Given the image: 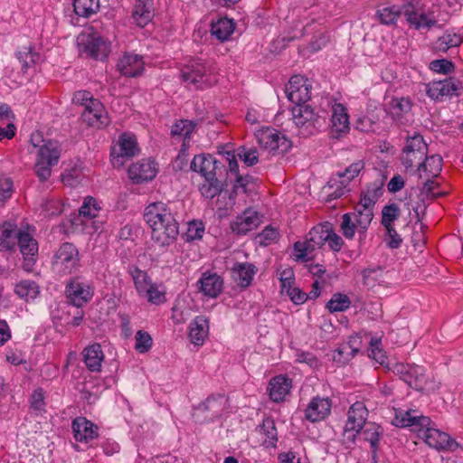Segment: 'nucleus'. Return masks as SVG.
Returning <instances> with one entry per match:
<instances>
[{
  "label": "nucleus",
  "mask_w": 463,
  "mask_h": 463,
  "mask_svg": "<svg viewBox=\"0 0 463 463\" xmlns=\"http://www.w3.org/2000/svg\"><path fill=\"white\" fill-rule=\"evenodd\" d=\"M144 219L151 229V238L159 246L172 244L179 234V224L169 204L163 202L149 203Z\"/></svg>",
  "instance_id": "1"
},
{
  "label": "nucleus",
  "mask_w": 463,
  "mask_h": 463,
  "mask_svg": "<svg viewBox=\"0 0 463 463\" xmlns=\"http://www.w3.org/2000/svg\"><path fill=\"white\" fill-rule=\"evenodd\" d=\"M430 424L431 420L429 417L411 415L410 411H407L401 420L402 427H410L430 448L453 451L458 447L456 440L447 433L430 427Z\"/></svg>",
  "instance_id": "2"
},
{
  "label": "nucleus",
  "mask_w": 463,
  "mask_h": 463,
  "mask_svg": "<svg viewBox=\"0 0 463 463\" xmlns=\"http://www.w3.org/2000/svg\"><path fill=\"white\" fill-rule=\"evenodd\" d=\"M190 168L194 172H199L204 177V184L200 188L201 194L204 197L212 199L221 194L225 185L222 177L226 171L222 162L210 155H198L194 157Z\"/></svg>",
  "instance_id": "3"
},
{
  "label": "nucleus",
  "mask_w": 463,
  "mask_h": 463,
  "mask_svg": "<svg viewBox=\"0 0 463 463\" xmlns=\"http://www.w3.org/2000/svg\"><path fill=\"white\" fill-rule=\"evenodd\" d=\"M31 142L34 147H39L34 172L40 180L44 182L51 176L52 167L59 161L61 153L58 142L54 140H43L40 132L32 134Z\"/></svg>",
  "instance_id": "4"
},
{
  "label": "nucleus",
  "mask_w": 463,
  "mask_h": 463,
  "mask_svg": "<svg viewBox=\"0 0 463 463\" xmlns=\"http://www.w3.org/2000/svg\"><path fill=\"white\" fill-rule=\"evenodd\" d=\"M331 232V223L326 222L313 227L307 235L305 241L294 243V250L297 252V260L307 261V256L317 248H321L328 239Z\"/></svg>",
  "instance_id": "5"
},
{
  "label": "nucleus",
  "mask_w": 463,
  "mask_h": 463,
  "mask_svg": "<svg viewBox=\"0 0 463 463\" xmlns=\"http://www.w3.org/2000/svg\"><path fill=\"white\" fill-rule=\"evenodd\" d=\"M227 402L228 400L222 394H212L194 407L193 417L195 421L213 420L224 411Z\"/></svg>",
  "instance_id": "6"
},
{
  "label": "nucleus",
  "mask_w": 463,
  "mask_h": 463,
  "mask_svg": "<svg viewBox=\"0 0 463 463\" xmlns=\"http://www.w3.org/2000/svg\"><path fill=\"white\" fill-rule=\"evenodd\" d=\"M258 144L265 150L278 154L288 151L291 142L284 135L271 128L260 129L255 134Z\"/></svg>",
  "instance_id": "7"
},
{
  "label": "nucleus",
  "mask_w": 463,
  "mask_h": 463,
  "mask_svg": "<svg viewBox=\"0 0 463 463\" xmlns=\"http://www.w3.org/2000/svg\"><path fill=\"white\" fill-rule=\"evenodd\" d=\"M368 411L362 402H354L348 411L347 421L344 430L346 439L354 442L356 434L366 424Z\"/></svg>",
  "instance_id": "8"
},
{
  "label": "nucleus",
  "mask_w": 463,
  "mask_h": 463,
  "mask_svg": "<svg viewBox=\"0 0 463 463\" xmlns=\"http://www.w3.org/2000/svg\"><path fill=\"white\" fill-rule=\"evenodd\" d=\"M180 76L183 81L194 85L196 89L210 87L216 82V80H212L211 75L207 73L205 66L199 61L186 64L182 69Z\"/></svg>",
  "instance_id": "9"
},
{
  "label": "nucleus",
  "mask_w": 463,
  "mask_h": 463,
  "mask_svg": "<svg viewBox=\"0 0 463 463\" xmlns=\"http://www.w3.org/2000/svg\"><path fill=\"white\" fill-rule=\"evenodd\" d=\"M462 89L461 81L452 77L425 84L426 94L434 100L441 99L443 97L458 96V91Z\"/></svg>",
  "instance_id": "10"
},
{
  "label": "nucleus",
  "mask_w": 463,
  "mask_h": 463,
  "mask_svg": "<svg viewBox=\"0 0 463 463\" xmlns=\"http://www.w3.org/2000/svg\"><path fill=\"white\" fill-rule=\"evenodd\" d=\"M79 262V251L70 242L61 244L54 255V265L61 267L64 274L71 273L78 267Z\"/></svg>",
  "instance_id": "11"
},
{
  "label": "nucleus",
  "mask_w": 463,
  "mask_h": 463,
  "mask_svg": "<svg viewBox=\"0 0 463 463\" xmlns=\"http://www.w3.org/2000/svg\"><path fill=\"white\" fill-rule=\"evenodd\" d=\"M286 95L295 106L304 104L310 99V85L301 75L292 76L286 87Z\"/></svg>",
  "instance_id": "12"
},
{
  "label": "nucleus",
  "mask_w": 463,
  "mask_h": 463,
  "mask_svg": "<svg viewBox=\"0 0 463 463\" xmlns=\"http://www.w3.org/2000/svg\"><path fill=\"white\" fill-rule=\"evenodd\" d=\"M137 140L134 137L128 134L120 136L117 146L111 148L110 156L114 166H121L124 164V158L132 157L138 153Z\"/></svg>",
  "instance_id": "13"
},
{
  "label": "nucleus",
  "mask_w": 463,
  "mask_h": 463,
  "mask_svg": "<svg viewBox=\"0 0 463 463\" xmlns=\"http://www.w3.org/2000/svg\"><path fill=\"white\" fill-rule=\"evenodd\" d=\"M65 293L69 302L77 307H83L93 297L90 286L79 279H73L67 284Z\"/></svg>",
  "instance_id": "14"
},
{
  "label": "nucleus",
  "mask_w": 463,
  "mask_h": 463,
  "mask_svg": "<svg viewBox=\"0 0 463 463\" xmlns=\"http://www.w3.org/2000/svg\"><path fill=\"white\" fill-rule=\"evenodd\" d=\"M364 168V164L362 162H356L349 165L344 172L338 173L336 178H331L328 183V188L336 187V190L328 194V196L331 199H336L341 197L345 193V188L352 181L355 176L358 175L360 171Z\"/></svg>",
  "instance_id": "15"
},
{
  "label": "nucleus",
  "mask_w": 463,
  "mask_h": 463,
  "mask_svg": "<svg viewBox=\"0 0 463 463\" xmlns=\"http://www.w3.org/2000/svg\"><path fill=\"white\" fill-rule=\"evenodd\" d=\"M392 371L398 375L410 387L418 391L421 387L420 382L424 376L425 370L423 367L416 364H400L392 365Z\"/></svg>",
  "instance_id": "16"
},
{
  "label": "nucleus",
  "mask_w": 463,
  "mask_h": 463,
  "mask_svg": "<svg viewBox=\"0 0 463 463\" xmlns=\"http://www.w3.org/2000/svg\"><path fill=\"white\" fill-rule=\"evenodd\" d=\"M81 118L89 126L100 128L109 124V117L99 101H90L81 113Z\"/></svg>",
  "instance_id": "17"
},
{
  "label": "nucleus",
  "mask_w": 463,
  "mask_h": 463,
  "mask_svg": "<svg viewBox=\"0 0 463 463\" xmlns=\"http://www.w3.org/2000/svg\"><path fill=\"white\" fill-rule=\"evenodd\" d=\"M156 175L154 161L144 159L132 164L128 168V176L136 184L150 181Z\"/></svg>",
  "instance_id": "18"
},
{
  "label": "nucleus",
  "mask_w": 463,
  "mask_h": 463,
  "mask_svg": "<svg viewBox=\"0 0 463 463\" xmlns=\"http://www.w3.org/2000/svg\"><path fill=\"white\" fill-rule=\"evenodd\" d=\"M71 428L77 441L88 443L98 438V427L84 417L74 419Z\"/></svg>",
  "instance_id": "19"
},
{
  "label": "nucleus",
  "mask_w": 463,
  "mask_h": 463,
  "mask_svg": "<svg viewBox=\"0 0 463 463\" xmlns=\"http://www.w3.org/2000/svg\"><path fill=\"white\" fill-rule=\"evenodd\" d=\"M84 45V52L91 58L104 60L109 53V44L96 33L88 34Z\"/></svg>",
  "instance_id": "20"
},
{
  "label": "nucleus",
  "mask_w": 463,
  "mask_h": 463,
  "mask_svg": "<svg viewBox=\"0 0 463 463\" xmlns=\"http://www.w3.org/2000/svg\"><path fill=\"white\" fill-rule=\"evenodd\" d=\"M331 407L328 398L314 397L305 411L306 419L311 422L322 420L329 415Z\"/></svg>",
  "instance_id": "21"
},
{
  "label": "nucleus",
  "mask_w": 463,
  "mask_h": 463,
  "mask_svg": "<svg viewBox=\"0 0 463 463\" xmlns=\"http://www.w3.org/2000/svg\"><path fill=\"white\" fill-rule=\"evenodd\" d=\"M331 137L339 139L345 135L349 129V117L346 109L342 104H335L333 108Z\"/></svg>",
  "instance_id": "22"
},
{
  "label": "nucleus",
  "mask_w": 463,
  "mask_h": 463,
  "mask_svg": "<svg viewBox=\"0 0 463 463\" xmlns=\"http://www.w3.org/2000/svg\"><path fill=\"white\" fill-rule=\"evenodd\" d=\"M260 222L257 212L247 209L231 223V229L238 235H244L255 229Z\"/></svg>",
  "instance_id": "23"
},
{
  "label": "nucleus",
  "mask_w": 463,
  "mask_h": 463,
  "mask_svg": "<svg viewBox=\"0 0 463 463\" xmlns=\"http://www.w3.org/2000/svg\"><path fill=\"white\" fill-rule=\"evenodd\" d=\"M198 283L200 291L213 298H217L223 288V279L217 273L203 272Z\"/></svg>",
  "instance_id": "24"
},
{
  "label": "nucleus",
  "mask_w": 463,
  "mask_h": 463,
  "mask_svg": "<svg viewBox=\"0 0 463 463\" xmlns=\"http://www.w3.org/2000/svg\"><path fill=\"white\" fill-rule=\"evenodd\" d=\"M117 68L126 77H137L144 70L142 57L137 54H125L118 62Z\"/></svg>",
  "instance_id": "25"
},
{
  "label": "nucleus",
  "mask_w": 463,
  "mask_h": 463,
  "mask_svg": "<svg viewBox=\"0 0 463 463\" xmlns=\"http://www.w3.org/2000/svg\"><path fill=\"white\" fill-rule=\"evenodd\" d=\"M291 388V380L284 375H279L269 381L268 391L270 399L275 402L284 401Z\"/></svg>",
  "instance_id": "26"
},
{
  "label": "nucleus",
  "mask_w": 463,
  "mask_h": 463,
  "mask_svg": "<svg viewBox=\"0 0 463 463\" xmlns=\"http://www.w3.org/2000/svg\"><path fill=\"white\" fill-rule=\"evenodd\" d=\"M256 271V267L251 263H236L232 269V276L238 286L246 288L251 284Z\"/></svg>",
  "instance_id": "27"
},
{
  "label": "nucleus",
  "mask_w": 463,
  "mask_h": 463,
  "mask_svg": "<svg viewBox=\"0 0 463 463\" xmlns=\"http://www.w3.org/2000/svg\"><path fill=\"white\" fill-rule=\"evenodd\" d=\"M82 354L83 361L90 372H100L104 354L99 344L94 343L85 347Z\"/></svg>",
  "instance_id": "28"
},
{
  "label": "nucleus",
  "mask_w": 463,
  "mask_h": 463,
  "mask_svg": "<svg viewBox=\"0 0 463 463\" xmlns=\"http://www.w3.org/2000/svg\"><path fill=\"white\" fill-rule=\"evenodd\" d=\"M153 0H137L132 17L140 27H145L154 17Z\"/></svg>",
  "instance_id": "29"
},
{
  "label": "nucleus",
  "mask_w": 463,
  "mask_h": 463,
  "mask_svg": "<svg viewBox=\"0 0 463 463\" xmlns=\"http://www.w3.org/2000/svg\"><path fill=\"white\" fill-rule=\"evenodd\" d=\"M292 118L298 127L311 126L318 120L311 106L304 103L291 108Z\"/></svg>",
  "instance_id": "30"
},
{
  "label": "nucleus",
  "mask_w": 463,
  "mask_h": 463,
  "mask_svg": "<svg viewBox=\"0 0 463 463\" xmlns=\"http://www.w3.org/2000/svg\"><path fill=\"white\" fill-rule=\"evenodd\" d=\"M442 170V157L439 155L425 156L418 166L419 178L437 177Z\"/></svg>",
  "instance_id": "31"
},
{
  "label": "nucleus",
  "mask_w": 463,
  "mask_h": 463,
  "mask_svg": "<svg viewBox=\"0 0 463 463\" xmlns=\"http://www.w3.org/2000/svg\"><path fill=\"white\" fill-rule=\"evenodd\" d=\"M402 13L408 23L413 25L416 29L430 28L437 24V21L435 19L429 18L424 13L415 11L413 6L411 5L404 6Z\"/></svg>",
  "instance_id": "32"
},
{
  "label": "nucleus",
  "mask_w": 463,
  "mask_h": 463,
  "mask_svg": "<svg viewBox=\"0 0 463 463\" xmlns=\"http://www.w3.org/2000/svg\"><path fill=\"white\" fill-rule=\"evenodd\" d=\"M208 319L203 316L196 317L190 324L189 337L194 345H200L208 335Z\"/></svg>",
  "instance_id": "33"
},
{
  "label": "nucleus",
  "mask_w": 463,
  "mask_h": 463,
  "mask_svg": "<svg viewBox=\"0 0 463 463\" xmlns=\"http://www.w3.org/2000/svg\"><path fill=\"white\" fill-rule=\"evenodd\" d=\"M359 433L363 435L364 440L370 443L373 458H374L379 449V441L383 433V428L380 425L369 422L363 427Z\"/></svg>",
  "instance_id": "34"
},
{
  "label": "nucleus",
  "mask_w": 463,
  "mask_h": 463,
  "mask_svg": "<svg viewBox=\"0 0 463 463\" xmlns=\"http://www.w3.org/2000/svg\"><path fill=\"white\" fill-rule=\"evenodd\" d=\"M17 230L14 223L5 222L0 227V250H10L15 245L17 240Z\"/></svg>",
  "instance_id": "35"
},
{
  "label": "nucleus",
  "mask_w": 463,
  "mask_h": 463,
  "mask_svg": "<svg viewBox=\"0 0 463 463\" xmlns=\"http://www.w3.org/2000/svg\"><path fill=\"white\" fill-rule=\"evenodd\" d=\"M17 242L24 258H33L37 254L38 243L28 232H17Z\"/></svg>",
  "instance_id": "36"
},
{
  "label": "nucleus",
  "mask_w": 463,
  "mask_h": 463,
  "mask_svg": "<svg viewBox=\"0 0 463 463\" xmlns=\"http://www.w3.org/2000/svg\"><path fill=\"white\" fill-rule=\"evenodd\" d=\"M14 292L20 298L29 301L34 299L39 295L40 290L35 281L24 279L15 285Z\"/></svg>",
  "instance_id": "37"
},
{
  "label": "nucleus",
  "mask_w": 463,
  "mask_h": 463,
  "mask_svg": "<svg viewBox=\"0 0 463 463\" xmlns=\"http://www.w3.org/2000/svg\"><path fill=\"white\" fill-rule=\"evenodd\" d=\"M234 29L235 24L232 19L222 18L212 24L211 32L217 39L225 41L232 35Z\"/></svg>",
  "instance_id": "38"
},
{
  "label": "nucleus",
  "mask_w": 463,
  "mask_h": 463,
  "mask_svg": "<svg viewBox=\"0 0 463 463\" xmlns=\"http://www.w3.org/2000/svg\"><path fill=\"white\" fill-rule=\"evenodd\" d=\"M16 57L21 63L22 70L25 72L29 68L36 64L40 61V54L33 51V47L24 46L16 52Z\"/></svg>",
  "instance_id": "39"
},
{
  "label": "nucleus",
  "mask_w": 463,
  "mask_h": 463,
  "mask_svg": "<svg viewBox=\"0 0 463 463\" xmlns=\"http://www.w3.org/2000/svg\"><path fill=\"white\" fill-rule=\"evenodd\" d=\"M73 7L77 15L89 17L99 9V0H73Z\"/></svg>",
  "instance_id": "40"
},
{
  "label": "nucleus",
  "mask_w": 463,
  "mask_h": 463,
  "mask_svg": "<svg viewBox=\"0 0 463 463\" xmlns=\"http://www.w3.org/2000/svg\"><path fill=\"white\" fill-rule=\"evenodd\" d=\"M411 109V101L408 98H394L390 102V112L394 118H400Z\"/></svg>",
  "instance_id": "41"
},
{
  "label": "nucleus",
  "mask_w": 463,
  "mask_h": 463,
  "mask_svg": "<svg viewBox=\"0 0 463 463\" xmlns=\"http://www.w3.org/2000/svg\"><path fill=\"white\" fill-rule=\"evenodd\" d=\"M354 218L357 222L358 231L365 232L373 218V212L368 208H360L357 205L354 208Z\"/></svg>",
  "instance_id": "42"
},
{
  "label": "nucleus",
  "mask_w": 463,
  "mask_h": 463,
  "mask_svg": "<svg viewBox=\"0 0 463 463\" xmlns=\"http://www.w3.org/2000/svg\"><path fill=\"white\" fill-rule=\"evenodd\" d=\"M351 300L345 294L335 293L326 304V308L331 313L343 312L349 308Z\"/></svg>",
  "instance_id": "43"
},
{
  "label": "nucleus",
  "mask_w": 463,
  "mask_h": 463,
  "mask_svg": "<svg viewBox=\"0 0 463 463\" xmlns=\"http://www.w3.org/2000/svg\"><path fill=\"white\" fill-rule=\"evenodd\" d=\"M401 214V209L396 203H389L382 209L381 223L384 228L393 226L392 223Z\"/></svg>",
  "instance_id": "44"
},
{
  "label": "nucleus",
  "mask_w": 463,
  "mask_h": 463,
  "mask_svg": "<svg viewBox=\"0 0 463 463\" xmlns=\"http://www.w3.org/2000/svg\"><path fill=\"white\" fill-rule=\"evenodd\" d=\"M400 14L401 11L396 6L383 7L376 11L377 18L384 25L395 24Z\"/></svg>",
  "instance_id": "45"
},
{
  "label": "nucleus",
  "mask_w": 463,
  "mask_h": 463,
  "mask_svg": "<svg viewBox=\"0 0 463 463\" xmlns=\"http://www.w3.org/2000/svg\"><path fill=\"white\" fill-rule=\"evenodd\" d=\"M426 155L427 154H423L421 151L417 152L403 148L401 156L402 164L406 169L413 167L416 164L419 166L420 164L422 163Z\"/></svg>",
  "instance_id": "46"
},
{
  "label": "nucleus",
  "mask_w": 463,
  "mask_h": 463,
  "mask_svg": "<svg viewBox=\"0 0 463 463\" xmlns=\"http://www.w3.org/2000/svg\"><path fill=\"white\" fill-rule=\"evenodd\" d=\"M260 428V432L265 434L267 437L264 443L267 446H274L275 442L278 440L277 429L274 420L271 418H266L263 420Z\"/></svg>",
  "instance_id": "47"
},
{
  "label": "nucleus",
  "mask_w": 463,
  "mask_h": 463,
  "mask_svg": "<svg viewBox=\"0 0 463 463\" xmlns=\"http://www.w3.org/2000/svg\"><path fill=\"white\" fill-rule=\"evenodd\" d=\"M130 273L138 293H144L152 284L147 274L138 268L135 267L130 270Z\"/></svg>",
  "instance_id": "48"
},
{
  "label": "nucleus",
  "mask_w": 463,
  "mask_h": 463,
  "mask_svg": "<svg viewBox=\"0 0 463 463\" xmlns=\"http://www.w3.org/2000/svg\"><path fill=\"white\" fill-rule=\"evenodd\" d=\"M135 340V349L139 354L148 352L153 345V339L150 334L146 331L138 330L136 334Z\"/></svg>",
  "instance_id": "49"
},
{
  "label": "nucleus",
  "mask_w": 463,
  "mask_h": 463,
  "mask_svg": "<svg viewBox=\"0 0 463 463\" xmlns=\"http://www.w3.org/2000/svg\"><path fill=\"white\" fill-rule=\"evenodd\" d=\"M382 194L381 187H375L373 190H368L361 196L358 206L360 208L370 209L373 212V207L377 202L379 195Z\"/></svg>",
  "instance_id": "50"
},
{
  "label": "nucleus",
  "mask_w": 463,
  "mask_h": 463,
  "mask_svg": "<svg viewBox=\"0 0 463 463\" xmlns=\"http://www.w3.org/2000/svg\"><path fill=\"white\" fill-rule=\"evenodd\" d=\"M204 233V226L201 222H190L187 231L184 234L186 241H193L203 238Z\"/></svg>",
  "instance_id": "51"
},
{
  "label": "nucleus",
  "mask_w": 463,
  "mask_h": 463,
  "mask_svg": "<svg viewBox=\"0 0 463 463\" xmlns=\"http://www.w3.org/2000/svg\"><path fill=\"white\" fill-rule=\"evenodd\" d=\"M357 229L356 221L353 220L351 213H347L342 216L341 231L346 239H352Z\"/></svg>",
  "instance_id": "52"
},
{
  "label": "nucleus",
  "mask_w": 463,
  "mask_h": 463,
  "mask_svg": "<svg viewBox=\"0 0 463 463\" xmlns=\"http://www.w3.org/2000/svg\"><path fill=\"white\" fill-rule=\"evenodd\" d=\"M99 207H98L96 200L93 197H86L83 204L80 208V214L84 217L94 218L97 216L98 212L99 211Z\"/></svg>",
  "instance_id": "53"
},
{
  "label": "nucleus",
  "mask_w": 463,
  "mask_h": 463,
  "mask_svg": "<svg viewBox=\"0 0 463 463\" xmlns=\"http://www.w3.org/2000/svg\"><path fill=\"white\" fill-rule=\"evenodd\" d=\"M194 124L189 120H181L178 123H175L171 129L172 136H184V137H188L190 134L194 131Z\"/></svg>",
  "instance_id": "54"
},
{
  "label": "nucleus",
  "mask_w": 463,
  "mask_h": 463,
  "mask_svg": "<svg viewBox=\"0 0 463 463\" xmlns=\"http://www.w3.org/2000/svg\"><path fill=\"white\" fill-rule=\"evenodd\" d=\"M404 148L417 152L421 151L423 154H427L428 152L427 144L424 142L423 137L419 134H415L414 136L408 137Z\"/></svg>",
  "instance_id": "55"
},
{
  "label": "nucleus",
  "mask_w": 463,
  "mask_h": 463,
  "mask_svg": "<svg viewBox=\"0 0 463 463\" xmlns=\"http://www.w3.org/2000/svg\"><path fill=\"white\" fill-rule=\"evenodd\" d=\"M439 47L441 50H447L451 47L458 46L461 42V36L457 33H446L439 38Z\"/></svg>",
  "instance_id": "56"
},
{
  "label": "nucleus",
  "mask_w": 463,
  "mask_h": 463,
  "mask_svg": "<svg viewBox=\"0 0 463 463\" xmlns=\"http://www.w3.org/2000/svg\"><path fill=\"white\" fill-rule=\"evenodd\" d=\"M423 178L425 179V182L422 187V191L428 197L434 199L440 196H445L447 194V192H435V190L439 186V184L435 182L432 177Z\"/></svg>",
  "instance_id": "57"
},
{
  "label": "nucleus",
  "mask_w": 463,
  "mask_h": 463,
  "mask_svg": "<svg viewBox=\"0 0 463 463\" xmlns=\"http://www.w3.org/2000/svg\"><path fill=\"white\" fill-rule=\"evenodd\" d=\"M430 69L438 73L449 74L453 71L454 64L446 59L434 60L430 63Z\"/></svg>",
  "instance_id": "58"
},
{
  "label": "nucleus",
  "mask_w": 463,
  "mask_h": 463,
  "mask_svg": "<svg viewBox=\"0 0 463 463\" xmlns=\"http://www.w3.org/2000/svg\"><path fill=\"white\" fill-rule=\"evenodd\" d=\"M237 156L248 165L252 166L259 162L256 149L246 150L244 146H240Z\"/></svg>",
  "instance_id": "59"
},
{
  "label": "nucleus",
  "mask_w": 463,
  "mask_h": 463,
  "mask_svg": "<svg viewBox=\"0 0 463 463\" xmlns=\"http://www.w3.org/2000/svg\"><path fill=\"white\" fill-rule=\"evenodd\" d=\"M44 395L42 389H36L32 394L31 408L37 413L44 411Z\"/></svg>",
  "instance_id": "60"
},
{
  "label": "nucleus",
  "mask_w": 463,
  "mask_h": 463,
  "mask_svg": "<svg viewBox=\"0 0 463 463\" xmlns=\"http://www.w3.org/2000/svg\"><path fill=\"white\" fill-rule=\"evenodd\" d=\"M380 342L378 340L371 341L370 354L369 356L372 357L375 362L383 365L385 364L387 357L385 353L379 348Z\"/></svg>",
  "instance_id": "61"
},
{
  "label": "nucleus",
  "mask_w": 463,
  "mask_h": 463,
  "mask_svg": "<svg viewBox=\"0 0 463 463\" xmlns=\"http://www.w3.org/2000/svg\"><path fill=\"white\" fill-rule=\"evenodd\" d=\"M260 244L269 245L279 238V232L272 227H266L257 237Z\"/></svg>",
  "instance_id": "62"
},
{
  "label": "nucleus",
  "mask_w": 463,
  "mask_h": 463,
  "mask_svg": "<svg viewBox=\"0 0 463 463\" xmlns=\"http://www.w3.org/2000/svg\"><path fill=\"white\" fill-rule=\"evenodd\" d=\"M144 293H146L148 301L153 304H160L165 300L164 293L155 284H151Z\"/></svg>",
  "instance_id": "63"
},
{
  "label": "nucleus",
  "mask_w": 463,
  "mask_h": 463,
  "mask_svg": "<svg viewBox=\"0 0 463 463\" xmlns=\"http://www.w3.org/2000/svg\"><path fill=\"white\" fill-rule=\"evenodd\" d=\"M286 292L291 301L297 305L303 304L308 298L307 295L298 288L289 287Z\"/></svg>",
  "instance_id": "64"
}]
</instances>
